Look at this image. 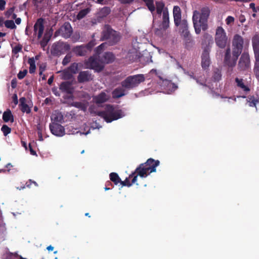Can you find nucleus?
<instances>
[{"label": "nucleus", "mask_w": 259, "mask_h": 259, "mask_svg": "<svg viewBox=\"0 0 259 259\" xmlns=\"http://www.w3.org/2000/svg\"><path fill=\"white\" fill-rule=\"evenodd\" d=\"M210 14L208 7H203L200 12L195 10L193 12L192 20L196 34H200L201 29L205 31L208 28L207 21Z\"/></svg>", "instance_id": "f257e3e1"}, {"label": "nucleus", "mask_w": 259, "mask_h": 259, "mask_svg": "<svg viewBox=\"0 0 259 259\" xmlns=\"http://www.w3.org/2000/svg\"><path fill=\"white\" fill-rule=\"evenodd\" d=\"M159 163L160 161L158 160H155L152 158H149L145 163L140 164L135 171L130 175V177L137 173L140 177L146 178L149 174L156 171V167L159 165Z\"/></svg>", "instance_id": "f03ea898"}, {"label": "nucleus", "mask_w": 259, "mask_h": 259, "mask_svg": "<svg viewBox=\"0 0 259 259\" xmlns=\"http://www.w3.org/2000/svg\"><path fill=\"white\" fill-rule=\"evenodd\" d=\"M97 114L108 123L117 120L124 116L122 110H115L113 106L110 104L107 105L105 110L98 112Z\"/></svg>", "instance_id": "7ed1b4c3"}, {"label": "nucleus", "mask_w": 259, "mask_h": 259, "mask_svg": "<svg viewBox=\"0 0 259 259\" xmlns=\"http://www.w3.org/2000/svg\"><path fill=\"white\" fill-rule=\"evenodd\" d=\"M120 33L113 30L109 25H106L102 31L101 36V40H106V45L113 46L120 40Z\"/></svg>", "instance_id": "20e7f679"}, {"label": "nucleus", "mask_w": 259, "mask_h": 259, "mask_svg": "<svg viewBox=\"0 0 259 259\" xmlns=\"http://www.w3.org/2000/svg\"><path fill=\"white\" fill-rule=\"evenodd\" d=\"M155 23V27L154 28L155 34L160 37H164L167 34V29L169 27V16L166 11L163 13V20L162 21L153 20Z\"/></svg>", "instance_id": "39448f33"}, {"label": "nucleus", "mask_w": 259, "mask_h": 259, "mask_svg": "<svg viewBox=\"0 0 259 259\" xmlns=\"http://www.w3.org/2000/svg\"><path fill=\"white\" fill-rule=\"evenodd\" d=\"M144 74H139L127 77L121 82V86L125 89L130 90L138 87L141 82L145 81Z\"/></svg>", "instance_id": "423d86ee"}, {"label": "nucleus", "mask_w": 259, "mask_h": 259, "mask_svg": "<svg viewBox=\"0 0 259 259\" xmlns=\"http://www.w3.org/2000/svg\"><path fill=\"white\" fill-rule=\"evenodd\" d=\"M214 40L217 47L220 49H225L228 44V37L225 29L221 26H218L215 30Z\"/></svg>", "instance_id": "0eeeda50"}, {"label": "nucleus", "mask_w": 259, "mask_h": 259, "mask_svg": "<svg viewBox=\"0 0 259 259\" xmlns=\"http://www.w3.org/2000/svg\"><path fill=\"white\" fill-rule=\"evenodd\" d=\"M70 50L69 44L62 41H58L52 45L51 53L54 56H60Z\"/></svg>", "instance_id": "6e6552de"}, {"label": "nucleus", "mask_w": 259, "mask_h": 259, "mask_svg": "<svg viewBox=\"0 0 259 259\" xmlns=\"http://www.w3.org/2000/svg\"><path fill=\"white\" fill-rule=\"evenodd\" d=\"M243 43V38L242 36L239 34H235L234 36L232 41V55L236 59L238 58L242 51Z\"/></svg>", "instance_id": "1a4fd4ad"}, {"label": "nucleus", "mask_w": 259, "mask_h": 259, "mask_svg": "<svg viewBox=\"0 0 259 259\" xmlns=\"http://www.w3.org/2000/svg\"><path fill=\"white\" fill-rule=\"evenodd\" d=\"M73 30L69 22H65L64 24L54 33V37H56L59 35H61L63 37L67 39L69 38Z\"/></svg>", "instance_id": "9d476101"}, {"label": "nucleus", "mask_w": 259, "mask_h": 259, "mask_svg": "<svg viewBox=\"0 0 259 259\" xmlns=\"http://www.w3.org/2000/svg\"><path fill=\"white\" fill-rule=\"evenodd\" d=\"M86 66L91 69L95 70L97 72H100L104 68V64L99 61V57L98 59L94 57H90L85 62Z\"/></svg>", "instance_id": "9b49d317"}, {"label": "nucleus", "mask_w": 259, "mask_h": 259, "mask_svg": "<svg viewBox=\"0 0 259 259\" xmlns=\"http://www.w3.org/2000/svg\"><path fill=\"white\" fill-rule=\"evenodd\" d=\"M250 58L248 53L244 52L242 54L239 59L238 69L240 71H244L250 67Z\"/></svg>", "instance_id": "f8f14e48"}, {"label": "nucleus", "mask_w": 259, "mask_h": 259, "mask_svg": "<svg viewBox=\"0 0 259 259\" xmlns=\"http://www.w3.org/2000/svg\"><path fill=\"white\" fill-rule=\"evenodd\" d=\"M44 22L45 20L42 18H40L36 20L34 25V34H37L38 39H40L43 34L45 28Z\"/></svg>", "instance_id": "ddd939ff"}, {"label": "nucleus", "mask_w": 259, "mask_h": 259, "mask_svg": "<svg viewBox=\"0 0 259 259\" xmlns=\"http://www.w3.org/2000/svg\"><path fill=\"white\" fill-rule=\"evenodd\" d=\"M49 127L52 134L56 136L62 137L65 135V129L60 124L54 122Z\"/></svg>", "instance_id": "4468645a"}, {"label": "nucleus", "mask_w": 259, "mask_h": 259, "mask_svg": "<svg viewBox=\"0 0 259 259\" xmlns=\"http://www.w3.org/2000/svg\"><path fill=\"white\" fill-rule=\"evenodd\" d=\"M210 49L208 47H205L201 55V66L204 69H207L210 65Z\"/></svg>", "instance_id": "2eb2a0df"}, {"label": "nucleus", "mask_w": 259, "mask_h": 259, "mask_svg": "<svg viewBox=\"0 0 259 259\" xmlns=\"http://www.w3.org/2000/svg\"><path fill=\"white\" fill-rule=\"evenodd\" d=\"M155 10H156V14L155 13V15L156 16V20L160 18L161 15L163 17V13L165 11H166L167 14L169 15L168 9L167 8H165V4L162 1L156 2Z\"/></svg>", "instance_id": "dca6fc26"}, {"label": "nucleus", "mask_w": 259, "mask_h": 259, "mask_svg": "<svg viewBox=\"0 0 259 259\" xmlns=\"http://www.w3.org/2000/svg\"><path fill=\"white\" fill-rule=\"evenodd\" d=\"M93 79V75L89 71H82L79 73L77 80L79 83L88 82Z\"/></svg>", "instance_id": "f3484780"}, {"label": "nucleus", "mask_w": 259, "mask_h": 259, "mask_svg": "<svg viewBox=\"0 0 259 259\" xmlns=\"http://www.w3.org/2000/svg\"><path fill=\"white\" fill-rule=\"evenodd\" d=\"M238 58H235L233 55L232 59H231V50L228 48L225 52L224 62L229 67L235 66Z\"/></svg>", "instance_id": "a211bd4d"}, {"label": "nucleus", "mask_w": 259, "mask_h": 259, "mask_svg": "<svg viewBox=\"0 0 259 259\" xmlns=\"http://www.w3.org/2000/svg\"><path fill=\"white\" fill-rule=\"evenodd\" d=\"M98 57L99 61L104 65L112 63L115 59L113 54L111 52H105L103 55H99Z\"/></svg>", "instance_id": "6ab92c4d"}, {"label": "nucleus", "mask_w": 259, "mask_h": 259, "mask_svg": "<svg viewBox=\"0 0 259 259\" xmlns=\"http://www.w3.org/2000/svg\"><path fill=\"white\" fill-rule=\"evenodd\" d=\"M110 96L104 92L93 97V100L97 104L104 103L109 100Z\"/></svg>", "instance_id": "aec40b11"}, {"label": "nucleus", "mask_w": 259, "mask_h": 259, "mask_svg": "<svg viewBox=\"0 0 259 259\" xmlns=\"http://www.w3.org/2000/svg\"><path fill=\"white\" fill-rule=\"evenodd\" d=\"M72 52L77 56H85L89 53L84 45L77 46L72 49Z\"/></svg>", "instance_id": "412c9836"}, {"label": "nucleus", "mask_w": 259, "mask_h": 259, "mask_svg": "<svg viewBox=\"0 0 259 259\" xmlns=\"http://www.w3.org/2000/svg\"><path fill=\"white\" fill-rule=\"evenodd\" d=\"M59 89L64 93L71 94L73 92L72 83L70 81L62 82L59 87Z\"/></svg>", "instance_id": "4be33fe9"}, {"label": "nucleus", "mask_w": 259, "mask_h": 259, "mask_svg": "<svg viewBox=\"0 0 259 259\" xmlns=\"http://www.w3.org/2000/svg\"><path fill=\"white\" fill-rule=\"evenodd\" d=\"M173 15L174 23L176 26H178L180 23L181 22V9L179 6H174L173 9Z\"/></svg>", "instance_id": "5701e85b"}, {"label": "nucleus", "mask_w": 259, "mask_h": 259, "mask_svg": "<svg viewBox=\"0 0 259 259\" xmlns=\"http://www.w3.org/2000/svg\"><path fill=\"white\" fill-rule=\"evenodd\" d=\"M19 107L21 111L23 113H29L31 112L30 108L26 104V99L25 97H21L19 99Z\"/></svg>", "instance_id": "b1692460"}, {"label": "nucleus", "mask_w": 259, "mask_h": 259, "mask_svg": "<svg viewBox=\"0 0 259 259\" xmlns=\"http://www.w3.org/2000/svg\"><path fill=\"white\" fill-rule=\"evenodd\" d=\"M212 37L208 33H204L202 36V45L205 47H208L210 49V44H212Z\"/></svg>", "instance_id": "393cba45"}, {"label": "nucleus", "mask_w": 259, "mask_h": 259, "mask_svg": "<svg viewBox=\"0 0 259 259\" xmlns=\"http://www.w3.org/2000/svg\"><path fill=\"white\" fill-rule=\"evenodd\" d=\"M125 90L122 86L121 87H118L115 89L112 93V97L114 99H118L124 96L125 95Z\"/></svg>", "instance_id": "a878e982"}, {"label": "nucleus", "mask_w": 259, "mask_h": 259, "mask_svg": "<svg viewBox=\"0 0 259 259\" xmlns=\"http://www.w3.org/2000/svg\"><path fill=\"white\" fill-rule=\"evenodd\" d=\"M180 32L183 36H187L190 34L188 30V24L187 21L185 19L182 20L180 23Z\"/></svg>", "instance_id": "bb28decb"}, {"label": "nucleus", "mask_w": 259, "mask_h": 259, "mask_svg": "<svg viewBox=\"0 0 259 259\" xmlns=\"http://www.w3.org/2000/svg\"><path fill=\"white\" fill-rule=\"evenodd\" d=\"M146 4L148 10L151 12L154 21H155L156 16L155 15V6L154 4V0H142Z\"/></svg>", "instance_id": "cd10ccee"}, {"label": "nucleus", "mask_w": 259, "mask_h": 259, "mask_svg": "<svg viewBox=\"0 0 259 259\" xmlns=\"http://www.w3.org/2000/svg\"><path fill=\"white\" fill-rule=\"evenodd\" d=\"M3 119L5 122L11 121L14 122V116L10 109H7L5 111L3 115Z\"/></svg>", "instance_id": "c85d7f7f"}, {"label": "nucleus", "mask_w": 259, "mask_h": 259, "mask_svg": "<svg viewBox=\"0 0 259 259\" xmlns=\"http://www.w3.org/2000/svg\"><path fill=\"white\" fill-rule=\"evenodd\" d=\"M51 119L56 122L62 123L64 122L63 115L60 112H56L53 113L51 117Z\"/></svg>", "instance_id": "c756f323"}, {"label": "nucleus", "mask_w": 259, "mask_h": 259, "mask_svg": "<svg viewBox=\"0 0 259 259\" xmlns=\"http://www.w3.org/2000/svg\"><path fill=\"white\" fill-rule=\"evenodd\" d=\"M53 29L51 28L48 33H46L45 34V35H44L42 39L41 40V41L40 42V45L42 47H45L47 45L48 42H49V41L50 40V39L51 38V37L53 33Z\"/></svg>", "instance_id": "7c9ffc66"}, {"label": "nucleus", "mask_w": 259, "mask_h": 259, "mask_svg": "<svg viewBox=\"0 0 259 259\" xmlns=\"http://www.w3.org/2000/svg\"><path fill=\"white\" fill-rule=\"evenodd\" d=\"M235 80L237 83V87L242 89L244 91L248 92L249 91V88L244 84L243 79H240L237 77L235 78Z\"/></svg>", "instance_id": "2f4dec72"}, {"label": "nucleus", "mask_w": 259, "mask_h": 259, "mask_svg": "<svg viewBox=\"0 0 259 259\" xmlns=\"http://www.w3.org/2000/svg\"><path fill=\"white\" fill-rule=\"evenodd\" d=\"M184 37L185 43V47L187 49H190L192 47L193 45V40L190 34L189 35L184 36Z\"/></svg>", "instance_id": "473e14b6"}, {"label": "nucleus", "mask_w": 259, "mask_h": 259, "mask_svg": "<svg viewBox=\"0 0 259 259\" xmlns=\"http://www.w3.org/2000/svg\"><path fill=\"white\" fill-rule=\"evenodd\" d=\"M110 181H112L114 184L117 185L121 181V179L119 178L118 174L116 172H111L109 175Z\"/></svg>", "instance_id": "72a5a7b5"}, {"label": "nucleus", "mask_w": 259, "mask_h": 259, "mask_svg": "<svg viewBox=\"0 0 259 259\" xmlns=\"http://www.w3.org/2000/svg\"><path fill=\"white\" fill-rule=\"evenodd\" d=\"M71 105L85 111L87 110V105L85 103L81 102H73Z\"/></svg>", "instance_id": "f704fd0d"}, {"label": "nucleus", "mask_w": 259, "mask_h": 259, "mask_svg": "<svg viewBox=\"0 0 259 259\" xmlns=\"http://www.w3.org/2000/svg\"><path fill=\"white\" fill-rule=\"evenodd\" d=\"M28 63L30 65L29 73L31 74L34 73L36 69V66L34 58L32 57L29 58Z\"/></svg>", "instance_id": "c9c22d12"}, {"label": "nucleus", "mask_w": 259, "mask_h": 259, "mask_svg": "<svg viewBox=\"0 0 259 259\" xmlns=\"http://www.w3.org/2000/svg\"><path fill=\"white\" fill-rule=\"evenodd\" d=\"M110 12L111 9L109 7H104L100 10L99 14L102 17H105L108 15Z\"/></svg>", "instance_id": "e433bc0d"}, {"label": "nucleus", "mask_w": 259, "mask_h": 259, "mask_svg": "<svg viewBox=\"0 0 259 259\" xmlns=\"http://www.w3.org/2000/svg\"><path fill=\"white\" fill-rule=\"evenodd\" d=\"M90 12L89 8L80 10L77 15L76 18L78 20H80L84 18Z\"/></svg>", "instance_id": "4c0bfd02"}, {"label": "nucleus", "mask_w": 259, "mask_h": 259, "mask_svg": "<svg viewBox=\"0 0 259 259\" xmlns=\"http://www.w3.org/2000/svg\"><path fill=\"white\" fill-rule=\"evenodd\" d=\"M68 70L71 73L75 74L78 70V64L76 63H72L68 68Z\"/></svg>", "instance_id": "58836bf2"}, {"label": "nucleus", "mask_w": 259, "mask_h": 259, "mask_svg": "<svg viewBox=\"0 0 259 259\" xmlns=\"http://www.w3.org/2000/svg\"><path fill=\"white\" fill-rule=\"evenodd\" d=\"M252 44L253 49L259 48V35L255 34L252 38Z\"/></svg>", "instance_id": "ea45409f"}, {"label": "nucleus", "mask_w": 259, "mask_h": 259, "mask_svg": "<svg viewBox=\"0 0 259 259\" xmlns=\"http://www.w3.org/2000/svg\"><path fill=\"white\" fill-rule=\"evenodd\" d=\"M249 106L250 107H255L256 103L258 102V100L255 98L253 96L248 98Z\"/></svg>", "instance_id": "a19ab883"}, {"label": "nucleus", "mask_w": 259, "mask_h": 259, "mask_svg": "<svg viewBox=\"0 0 259 259\" xmlns=\"http://www.w3.org/2000/svg\"><path fill=\"white\" fill-rule=\"evenodd\" d=\"M222 77L221 72L219 70H217L215 71L213 73L212 78L214 81H219Z\"/></svg>", "instance_id": "79ce46f5"}, {"label": "nucleus", "mask_w": 259, "mask_h": 259, "mask_svg": "<svg viewBox=\"0 0 259 259\" xmlns=\"http://www.w3.org/2000/svg\"><path fill=\"white\" fill-rule=\"evenodd\" d=\"M106 43H102L95 50L96 54L99 56L101 55V53L103 51L104 48L106 46Z\"/></svg>", "instance_id": "37998d69"}, {"label": "nucleus", "mask_w": 259, "mask_h": 259, "mask_svg": "<svg viewBox=\"0 0 259 259\" xmlns=\"http://www.w3.org/2000/svg\"><path fill=\"white\" fill-rule=\"evenodd\" d=\"M5 26L8 28L15 29L16 26L13 20H6L5 22Z\"/></svg>", "instance_id": "c03bdc74"}, {"label": "nucleus", "mask_w": 259, "mask_h": 259, "mask_svg": "<svg viewBox=\"0 0 259 259\" xmlns=\"http://www.w3.org/2000/svg\"><path fill=\"white\" fill-rule=\"evenodd\" d=\"M1 131L3 133L4 135L6 136L11 132V128L8 125L4 124L1 128Z\"/></svg>", "instance_id": "a18cd8bd"}, {"label": "nucleus", "mask_w": 259, "mask_h": 259, "mask_svg": "<svg viewBox=\"0 0 259 259\" xmlns=\"http://www.w3.org/2000/svg\"><path fill=\"white\" fill-rule=\"evenodd\" d=\"M71 57L70 54H67L63 59L62 64L64 66L67 65L70 62Z\"/></svg>", "instance_id": "49530a36"}, {"label": "nucleus", "mask_w": 259, "mask_h": 259, "mask_svg": "<svg viewBox=\"0 0 259 259\" xmlns=\"http://www.w3.org/2000/svg\"><path fill=\"white\" fill-rule=\"evenodd\" d=\"M96 43L95 40H91L89 43L87 45H84L87 48L89 52H90L92 49V48L95 46Z\"/></svg>", "instance_id": "de8ad7c7"}, {"label": "nucleus", "mask_w": 259, "mask_h": 259, "mask_svg": "<svg viewBox=\"0 0 259 259\" xmlns=\"http://www.w3.org/2000/svg\"><path fill=\"white\" fill-rule=\"evenodd\" d=\"M27 73V70L26 69L23 71H20L17 74V77L19 79H22L26 76Z\"/></svg>", "instance_id": "09e8293b"}, {"label": "nucleus", "mask_w": 259, "mask_h": 259, "mask_svg": "<svg viewBox=\"0 0 259 259\" xmlns=\"http://www.w3.org/2000/svg\"><path fill=\"white\" fill-rule=\"evenodd\" d=\"M22 49V46L18 45L16 46L12 50L13 53L16 54L21 51Z\"/></svg>", "instance_id": "8fccbe9b"}, {"label": "nucleus", "mask_w": 259, "mask_h": 259, "mask_svg": "<svg viewBox=\"0 0 259 259\" xmlns=\"http://www.w3.org/2000/svg\"><path fill=\"white\" fill-rule=\"evenodd\" d=\"M119 183L122 185L123 186H127V187H130L132 186V184L128 180V178H126L125 180L123 181H121L119 182Z\"/></svg>", "instance_id": "3c124183"}, {"label": "nucleus", "mask_w": 259, "mask_h": 259, "mask_svg": "<svg viewBox=\"0 0 259 259\" xmlns=\"http://www.w3.org/2000/svg\"><path fill=\"white\" fill-rule=\"evenodd\" d=\"M253 49L254 53L255 61L257 62H259V48H254Z\"/></svg>", "instance_id": "603ef678"}, {"label": "nucleus", "mask_w": 259, "mask_h": 259, "mask_svg": "<svg viewBox=\"0 0 259 259\" xmlns=\"http://www.w3.org/2000/svg\"><path fill=\"white\" fill-rule=\"evenodd\" d=\"M33 184L35 186H37L38 185L35 181H33L31 180H29L28 181H27L26 184L25 186L26 187L30 188L31 187V185Z\"/></svg>", "instance_id": "864d4df0"}, {"label": "nucleus", "mask_w": 259, "mask_h": 259, "mask_svg": "<svg viewBox=\"0 0 259 259\" xmlns=\"http://www.w3.org/2000/svg\"><path fill=\"white\" fill-rule=\"evenodd\" d=\"M234 21V18L232 16H228L226 19V22L227 24L229 25L232 23H233Z\"/></svg>", "instance_id": "5fc2aeb1"}, {"label": "nucleus", "mask_w": 259, "mask_h": 259, "mask_svg": "<svg viewBox=\"0 0 259 259\" xmlns=\"http://www.w3.org/2000/svg\"><path fill=\"white\" fill-rule=\"evenodd\" d=\"M36 128H37V134H42V131L44 130V127L42 125L38 124L37 125Z\"/></svg>", "instance_id": "6e6d98bb"}, {"label": "nucleus", "mask_w": 259, "mask_h": 259, "mask_svg": "<svg viewBox=\"0 0 259 259\" xmlns=\"http://www.w3.org/2000/svg\"><path fill=\"white\" fill-rule=\"evenodd\" d=\"M17 80L16 78H13L11 80V85L12 89H15L17 87Z\"/></svg>", "instance_id": "4d7b16f0"}, {"label": "nucleus", "mask_w": 259, "mask_h": 259, "mask_svg": "<svg viewBox=\"0 0 259 259\" xmlns=\"http://www.w3.org/2000/svg\"><path fill=\"white\" fill-rule=\"evenodd\" d=\"M14 11V7H13L12 8H10L9 9H8L7 10V11L6 12V15L8 17H10L11 15H12L13 14Z\"/></svg>", "instance_id": "13d9d810"}, {"label": "nucleus", "mask_w": 259, "mask_h": 259, "mask_svg": "<svg viewBox=\"0 0 259 259\" xmlns=\"http://www.w3.org/2000/svg\"><path fill=\"white\" fill-rule=\"evenodd\" d=\"M6 1L4 0H0V10L3 11L5 9Z\"/></svg>", "instance_id": "bf43d9fd"}, {"label": "nucleus", "mask_w": 259, "mask_h": 259, "mask_svg": "<svg viewBox=\"0 0 259 259\" xmlns=\"http://www.w3.org/2000/svg\"><path fill=\"white\" fill-rule=\"evenodd\" d=\"M254 72L255 74L256 77L258 80H259V66H257L256 65L254 68Z\"/></svg>", "instance_id": "052dcab7"}, {"label": "nucleus", "mask_w": 259, "mask_h": 259, "mask_svg": "<svg viewBox=\"0 0 259 259\" xmlns=\"http://www.w3.org/2000/svg\"><path fill=\"white\" fill-rule=\"evenodd\" d=\"M139 175H138V174L137 173H136L134 175H133L132 177H128V178H133V179L132 180V183H131L132 184V185L133 184H135L136 182H137V178H138V176Z\"/></svg>", "instance_id": "680f3d73"}, {"label": "nucleus", "mask_w": 259, "mask_h": 259, "mask_svg": "<svg viewBox=\"0 0 259 259\" xmlns=\"http://www.w3.org/2000/svg\"><path fill=\"white\" fill-rule=\"evenodd\" d=\"M12 100H13V103H14V104H15V105H16L17 104H18V97H17V94H14L13 95V97H12Z\"/></svg>", "instance_id": "e2e57ef3"}, {"label": "nucleus", "mask_w": 259, "mask_h": 259, "mask_svg": "<svg viewBox=\"0 0 259 259\" xmlns=\"http://www.w3.org/2000/svg\"><path fill=\"white\" fill-rule=\"evenodd\" d=\"M122 4H129L132 3L134 0H118Z\"/></svg>", "instance_id": "0e129e2a"}, {"label": "nucleus", "mask_w": 259, "mask_h": 259, "mask_svg": "<svg viewBox=\"0 0 259 259\" xmlns=\"http://www.w3.org/2000/svg\"><path fill=\"white\" fill-rule=\"evenodd\" d=\"M188 75H189L191 78H193V79H195V80H196V81H197V83H200V84L203 85V83H202V82H200L199 81L198 79L197 78H196L194 76L193 73H188Z\"/></svg>", "instance_id": "69168bd1"}, {"label": "nucleus", "mask_w": 259, "mask_h": 259, "mask_svg": "<svg viewBox=\"0 0 259 259\" xmlns=\"http://www.w3.org/2000/svg\"><path fill=\"white\" fill-rule=\"evenodd\" d=\"M29 148L30 150V153L33 155H36V152L32 149V146L30 144H29Z\"/></svg>", "instance_id": "338daca9"}, {"label": "nucleus", "mask_w": 259, "mask_h": 259, "mask_svg": "<svg viewBox=\"0 0 259 259\" xmlns=\"http://www.w3.org/2000/svg\"><path fill=\"white\" fill-rule=\"evenodd\" d=\"M27 6V2H25L23 5L19 6V9L20 11H23L26 9Z\"/></svg>", "instance_id": "774afa93"}]
</instances>
